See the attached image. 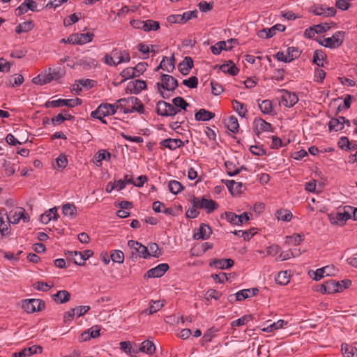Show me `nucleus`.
Listing matches in <instances>:
<instances>
[{
  "label": "nucleus",
  "mask_w": 357,
  "mask_h": 357,
  "mask_svg": "<svg viewBox=\"0 0 357 357\" xmlns=\"http://www.w3.org/2000/svg\"><path fill=\"white\" fill-rule=\"evenodd\" d=\"M63 73L61 68H49L48 70L40 73L38 76L33 78L32 81L36 84L44 85L53 80H58L61 78Z\"/></svg>",
  "instance_id": "obj_1"
},
{
  "label": "nucleus",
  "mask_w": 357,
  "mask_h": 357,
  "mask_svg": "<svg viewBox=\"0 0 357 357\" xmlns=\"http://www.w3.org/2000/svg\"><path fill=\"white\" fill-rule=\"evenodd\" d=\"M345 32L336 31L331 37L324 38L320 45L331 49H335L342 45L344 40Z\"/></svg>",
  "instance_id": "obj_2"
},
{
  "label": "nucleus",
  "mask_w": 357,
  "mask_h": 357,
  "mask_svg": "<svg viewBox=\"0 0 357 357\" xmlns=\"http://www.w3.org/2000/svg\"><path fill=\"white\" fill-rule=\"evenodd\" d=\"M156 112L158 115L162 116H174L180 109L176 108L172 104L167 102L164 100H159L156 105Z\"/></svg>",
  "instance_id": "obj_3"
},
{
  "label": "nucleus",
  "mask_w": 357,
  "mask_h": 357,
  "mask_svg": "<svg viewBox=\"0 0 357 357\" xmlns=\"http://www.w3.org/2000/svg\"><path fill=\"white\" fill-rule=\"evenodd\" d=\"M82 103V100L80 98H76L75 99H58L55 100L47 101L45 102V106L47 108H55L63 106L74 107L80 105Z\"/></svg>",
  "instance_id": "obj_4"
},
{
  "label": "nucleus",
  "mask_w": 357,
  "mask_h": 357,
  "mask_svg": "<svg viewBox=\"0 0 357 357\" xmlns=\"http://www.w3.org/2000/svg\"><path fill=\"white\" fill-rule=\"evenodd\" d=\"M192 203L194 207L198 208H205L206 210L207 213L213 212L218 207V204L215 201L212 199H205L204 197H194L192 200Z\"/></svg>",
  "instance_id": "obj_5"
},
{
  "label": "nucleus",
  "mask_w": 357,
  "mask_h": 357,
  "mask_svg": "<svg viewBox=\"0 0 357 357\" xmlns=\"http://www.w3.org/2000/svg\"><path fill=\"white\" fill-rule=\"evenodd\" d=\"M310 12L315 15L328 17L335 16L336 9L334 7H326L323 4H314L310 8Z\"/></svg>",
  "instance_id": "obj_6"
},
{
  "label": "nucleus",
  "mask_w": 357,
  "mask_h": 357,
  "mask_svg": "<svg viewBox=\"0 0 357 357\" xmlns=\"http://www.w3.org/2000/svg\"><path fill=\"white\" fill-rule=\"evenodd\" d=\"M21 219L24 222H27L29 220V216L23 208H17L10 211L9 214L7 213V220L10 221V224H17Z\"/></svg>",
  "instance_id": "obj_7"
},
{
  "label": "nucleus",
  "mask_w": 357,
  "mask_h": 357,
  "mask_svg": "<svg viewBox=\"0 0 357 357\" xmlns=\"http://www.w3.org/2000/svg\"><path fill=\"white\" fill-rule=\"evenodd\" d=\"M178 86V81L173 76L163 74L161 75V82L157 83L158 89L162 88L169 91H173Z\"/></svg>",
  "instance_id": "obj_8"
},
{
  "label": "nucleus",
  "mask_w": 357,
  "mask_h": 357,
  "mask_svg": "<svg viewBox=\"0 0 357 357\" xmlns=\"http://www.w3.org/2000/svg\"><path fill=\"white\" fill-rule=\"evenodd\" d=\"M45 302L40 299L25 300L22 304V308L28 313L41 311L45 308Z\"/></svg>",
  "instance_id": "obj_9"
},
{
  "label": "nucleus",
  "mask_w": 357,
  "mask_h": 357,
  "mask_svg": "<svg viewBox=\"0 0 357 357\" xmlns=\"http://www.w3.org/2000/svg\"><path fill=\"white\" fill-rule=\"evenodd\" d=\"M137 101L138 98L135 96H130L128 98L119 99L117 100V105L119 108L123 110V113H132L135 104H137Z\"/></svg>",
  "instance_id": "obj_10"
},
{
  "label": "nucleus",
  "mask_w": 357,
  "mask_h": 357,
  "mask_svg": "<svg viewBox=\"0 0 357 357\" xmlns=\"http://www.w3.org/2000/svg\"><path fill=\"white\" fill-rule=\"evenodd\" d=\"M94 36L93 33H75L68 38V41L73 45H84L91 42Z\"/></svg>",
  "instance_id": "obj_11"
},
{
  "label": "nucleus",
  "mask_w": 357,
  "mask_h": 357,
  "mask_svg": "<svg viewBox=\"0 0 357 357\" xmlns=\"http://www.w3.org/2000/svg\"><path fill=\"white\" fill-rule=\"evenodd\" d=\"M169 265L166 263L160 264L157 266L149 269L145 274L144 278H160L165 275V273L169 269Z\"/></svg>",
  "instance_id": "obj_12"
},
{
  "label": "nucleus",
  "mask_w": 357,
  "mask_h": 357,
  "mask_svg": "<svg viewBox=\"0 0 357 357\" xmlns=\"http://www.w3.org/2000/svg\"><path fill=\"white\" fill-rule=\"evenodd\" d=\"M281 93V102L284 107H291L297 103L298 98L295 93L284 89H282Z\"/></svg>",
  "instance_id": "obj_13"
},
{
  "label": "nucleus",
  "mask_w": 357,
  "mask_h": 357,
  "mask_svg": "<svg viewBox=\"0 0 357 357\" xmlns=\"http://www.w3.org/2000/svg\"><path fill=\"white\" fill-rule=\"evenodd\" d=\"M253 129L258 136L264 132H273L272 125L260 118L255 119Z\"/></svg>",
  "instance_id": "obj_14"
},
{
  "label": "nucleus",
  "mask_w": 357,
  "mask_h": 357,
  "mask_svg": "<svg viewBox=\"0 0 357 357\" xmlns=\"http://www.w3.org/2000/svg\"><path fill=\"white\" fill-rule=\"evenodd\" d=\"M10 222L7 220V211L2 208L0 210V233L2 236H8L10 234Z\"/></svg>",
  "instance_id": "obj_15"
},
{
  "label": "nucleus",
  "mask_w": 357,
  "mask_h": 357,
  "mask_svg": "<svg viewBox=\"0 0 357 357\" xmlns=\"http://www.w3.org/2000/svg\"><path fill=\"white\" fill-rule=\"evenodd\" d=\"M337 271V269L335 268V267L333 265L326 266L323 268L317 269L314 273V276L313 277V279L314 280L318 281V280H321L322 278H324L325 275L326 276L335 275L336 274Z\"/></svg>",
  "instance_id": "obj_16"
},
{
  "label": "nucleus",
  "mask_w": 357,
  "mask_h": 357,
  "mask_svg": "<svg viewBox=\"0 0 357 357\" xmlns=\"http://www.w3.org/2000/svg\"><path fill=\"white\" fill-rule=\"evenodd\" d=\"M316 290L324 294H331L337 292L335 287V280H328L317 287Z\"/></svg>",
  "instance_id": "obj_17"
},
{
  "label": "nucleus",
  "mask_w": 357,
  "mask_h": 357,
  "mask_svg": "<svg viewBox=\"0 0 357 357\" xmlns=\"http://www.w3.org/2000/svg\"><path fill=\"white\" fill-rule=\"evenodd\" d=\"M350 218H351V215H349V211L347 210V206L344 207L343 211H338L335 215H329V219L332 224L344 222Z\"/></svg>",
  "instance_id": "obj_18"
},
{
  "label": "nucleus",
  "mask_w": 357,
  "mask_h": 357,
  "mask_svg": "<svg viewBox=\"0 0 357 357\" xmlns=\"http://www.w3.org/2000/svg\"><path fill=\"white\" fill-rule=\"evenodd\" d=\"M42 347L38 345H33L28 348H24L19 352L13 354V357H26L36 354L42 353Z\"/></svg>",
  "instance_id": "obj_19"
},
{
  "label": "nucleus",
  "mask_w": 357,
  "mask_h": 357,
  "mask_svg": "<svg viewBox=\"0 0 357 357\" xmlns=\"http://www.w3.org/2000/svg\"><path fill=\"white\" fill-rule=\"evenodd\" d=\"M234 264V260L231 259H215L209 263V266L224 270L231 268Z\"/></svg>",
  "instance_id": "obj_20"
},
{
  "label": "nucleus",
  "mask_w": 357,
  "mask_h": 357,
  "mask_svg": "<svg viewBox=\"0 0 357 357\" xmlns=\"http://www.w3.org/2000/svg\"><path fill=\"white\" fill-rule=\"evenodd\" d=\"M117 109H119V106L117 105V102L115 104H109V103H101L97 107V112L100 113L106 116H110L114 114Z\"/></svg>",
  "instance_id": "obj_21"
},
{
  "label": "nucleus",
  "mask_w": 357,
  "mask_h": 357,
  "mask_svg": "<svg viewBox=\"0 0 357 357\" xmlns=\"http://www.w3.org/2000/svg\"><path fill=\"white\" fill-rule=\"evenodd\" d=\"M112 55L114 57V60L116 61V66L121 63H128L130 60V56L129 52L123 50L121 51L116 48H114L111 52Z\"/></svg>",
  "instance_id": "obj_22"
},
{
  "label": "nucleus",
  "mask_w": 357,
  "mask_h": 357,
  "mask_svg": "<svg viewBox=\"0 0 357 357\" xmlns=\"http://www.w3.org/2000/svg\"><path fill=\"white\" fill-rule=\"evenodd\" d=\"M146 87V84L145 81L136 79L128 83L127 90L130 91L131 93L138 94L145 89Z\"/></svg>",
  "instance_id": "obj_23"
},
{
  "label": "nucleus",
  "mask_w": 357,
  "mask_h": 357,
  "mask_svg": "<svg viewBox=\"0 0 357 357\" xmlns=\"http://www.w3.org/2000/svg\"><path fill=\"white\" fill-rule=\"evenodd\" d=\"M160 145L166 147L169 150H175L177 148L183 146L185 143L180 139L168 138L162 140L160 142Z\"/></svg>",
  "instance_id": "obj_24"
},
{
  "label": "nucleus",
  "mask_w": 357,
  "mask_h": 357,
  "mask_svg": "<svg viewBox=\"0 0 357 357\" xmlns=\"http://www.w3.org/2000/svg\"><path fill=\"white\" fill-rule=\"evenodd\" d=\"M212 233L211 227L205 224H201L199 228L195 231L193 237L195 239H206Z\"/></svg>",
  "instance_id": "obj_25"
},
{
  "label": "nucleus",
  "mask_w": 357,
  "mask_h": 357,
  "mask_svg": "<svg viewBox=\"0 0 357 357\" xmlns=\"http://www.w3.org/2000/svg\"><path fill=\"white\" fill-rule=\"evenodd\" d=\"M174 62L175 59L174 56H172L170 58L164 56L162 60L160 61V65L156 68L155 70H158L159 68H161L165 71L171 73L175 68Z\"/></svg>",
  "instance_id": "obj_26"
},
{
  "label": "nucleus",
  "mask_w": 357,
  "mask_h": 357,
  "mask_svg": "<svg viewBox=\"0 0 357 357\" xmlns=\"http://www.w3.org/2000/svg\"><path fill=\"white\" fill-rule=\"evenodd\" d=\"M192 67L193 61L190 56H185L178 66V70L183 75H187Z\"/></svg>",
  "instance_id": "obj_27"
},
{
  "label": "nucleus",
  "mask_w": 357,
  "mask_h": 357,
  "mask_svg": "<svg viewBox=\"0 0 357 357\" xmlns=\"http://www.w3.org/2000/svg\"><path fill=\"white\" fill-rule=\"evenodd\" d=\"M344 117L338 116L337 118H333L330 120L328 128L330 131H340L344 128Z\"/></svg>",
  "instance_id": "obj_28"
},
{
  "label": "nucleus",
  "mask_w": 357,
  "mask_h": 357,
  "mask_svg": "<svg viewBox=\"0 0 357 357\" xmlns=\"http://www.w3.org/2000/svg\"><path fill=\"white\" fill-rule=\"evenodd\" d=\"M58 217L56 208L54 207L40 215V222L43 224H47L52 220H56Z\"/></svg>",
  "instance_id": "obj_29"
},
{
  "label": "nucleus",
  "mask_w": 357,
  "mask_h": 357,
  "mask_svg": "<svg viewBox=\"0 0 357 357\" xmlns=\"http://www.w3.org/2000/svg\"><path fill=\"white\" fill-rule=\"evenodd\" d=\"M259 291L257 288L245 289L238 291L235 296L237 301H241L245 298L254 296Z\"/></svg>",
  "instance_id": "obj_30"
},
{
  "label": "nucleus",
  "mask_w": 357,
  "mask_h": 357,
  "mask_svg": "<svg viewBox=\"0 0 357 357\" xmlns=\"http://www.w3.org/2000/svg\"><path fill=\"white\" fill-rule=\"evenodd\" d=\"M220 69L224 73H227L232 76L236 75L239 72V69L232 61H228L227 63L220 66Z\"/></svg>",
  "instance_id": "obj_31"
},
{
  "label": "nucleus",
  "mask_w": 357,
  "mask_h": 357,
  "mask_svg": "<svg viewBox=\"0 0 357 357\" xmlns=\"http://www.w3.org/2000/svg\"><path fill=\"white\" fill-rule=\"evenodd\" d=\"M95 161L94 162L98 167L102 165V160H109L111 158V153L107 150L102 149L99 150L95 155Z\"/></svg>",
  "instance_id": "obj_32"
},
{
  "label": "nucleus",
  "mask_w": 357,
  "mask_h": 357,
  "mask_svg": "<svg viewBox=\"0 0 357 357\" xmlns=\"http://www.w3.org/2000/svg\"><path fill=\"white\" fill-rule=\"evenodd\" d=\"M52 298L57 303H65L70 300V294L66 290H61L53 294Z\"/></svg>",
  "instance_id": "obj_33"
},
{
  "label": "nucleus",
  "mask_w": 357,
  "mask_h": 357,
  "mask_svg": "<svg viewBox=\"0 0 357 357\" xmlns=\"http://www.w3.org/2000/svg\"><path fill=\"white\" fill-rule=\"evenodd\" d=\"M215 116V114L205 109H200L196 112L195 117L197 121H209Z\"/></svg>",
  "instance_id": "obj_34"
},
{
  "label": "nucleus",
  "mask_w": 357,
  "mask_h": 357,
  "mask_svg": "<svg viewBox=\"0 0 357 357\" xmlns=\"http://www.w3.org/2000/svg\"><path fill=\"white\" fill-rule=\"evenodd\" d=\"M225 124L227 128L233 133L238 131L239 124L236 117L231 116L225 120Z\"/></svg>",
  "instance_id": "obj_35"
},
{
  "label": "nucleus",
  "mask_w": 357,
  "mask_h": 357,
  "mask_svg": "<svg viewBox=\"0 0 357 357\" xmlns=\"http://www.w3.org/2000/svg\"><path fill=\"white\" fill-rule=\"evenodd\" d=\"M139 350L141 352L150 355L155 351V346L152 341L146 340L142 342Z\"/></svg>",
  "instance_id": "obj_36"
},
{
  "label": "nucleus",
  "mask_w": 357,
  "mask_h": 357,
  "mask_svg": "<svg viewBox=\"0 0 357 357\" xmlns=\"http://www.w3.org/2000/svg\"><path fill=\"white\" fill-rule=\"evenodd\" d=\"M341 351L344 357H357V349L347 343L341 344Z\"/></svg>",
  "instance_id": "obj_37"
},
{
  "label": "nucleus",
  "mask_w": 357,
  "mask_h": 357,
  "mask_svg": "<svg viewBox=\"0 0 357 357\" xmlns=\"http://www.w3.org/2000/svg\"><path fill=\"white\" fill-rule=\"evenodd\" d=\"M24 82V77L21 75L15 74L7 78L5 84L7 86L14 87L21 85Z\"/></svg>",
  "instance_id": "obj_38"
},
{
  "label": "nucleus",
  "mask_w": 357,
  "mask_h": 357,
  "mask_svg": "<svg viewBox=\"0 0 357 357\" xmlns=\"http://www.w3.org/2000/svg\"><path fill=\"white\" fill-rule=\"evenodd\" d=\"M232 106L233 109L238 113V114L241 116L244 117L245 116L248 109L247 107L245 104L236 100H232Z\"/></svg>",
  "instance_id": "obj_39"
},
{
  "label": "nucleus",
  "mask_w": 357,
  "mask_h": 357,
  "mask_svg": "<svg viewBox=\"0 0 357 357\" xmlns=\"http://www.w3.org/2000/svg\"><path fill=\"white\" fill-rule=\"evenodd\" d=\"M226 185L232 195L240 193L243 187L242 183L234 180L227 181Z\"/></svg>",
  "instance_id": "obj_40"
},
{
  "label": "nucleus",
  "mask_w": 357,
  "mask_h": 357,
  "mask_svg": "<svg viewBox=\"0 0 357 357\" xmlns=\"http://www.w3.org/2000/svg\"><path fill=\"white\" fill-rule=\"evenodd\" d=\"M130 243L131 245L137 246V253L140 257H143L144 259L150 257V253L147 247L138 242H131Z\"/></svg>",
  "instance_id": "obj_41"
},
{
  "label": "nucleus",
  "mask_w": 357,
  "mask_h": 357,
  "mask_svg": "<svg viewBox=\"0 0 357 357\" xmlns=\"http://www.w3.org/2000/svg\"><path fill=\"white\" fill-rule=\"evenodd\" d=\"M289 273L287 271H281L275 277V282L280 285H286L289 282Z\"/></svg>",
  "instance_id": "obj_42"
},
{
  "label": "nucleus",
  "mask_w": 357,
  "mask_h": 357,
  "mask_svg": "<svg viewBox=\"0 0 357 357\" xmlns=\"http://www.w3.org/2000/svg\"><path fill=\"white\" fill-rule=\"evenodd\" d=\"M76 207L73 204L67 203L63 205L62 212L63 214L66 216L74 218L76 215Z\"/></svg>",
  "instance_id": "obj_43"
},
{
  "label": "nucleus",
  "mask_w": 357,
  "mask_h": 357,
  "mask_svg": "<svg viewBox=\"0 0 357 357\" xmlns=\"http://www.w3.org/2000/svg\"><path fill=\"white\" fill-rule=\"evenodd\" d=\"M275 215L279 220L289 222L292 218V213L287 209H280L276 211Z\"/></svg>",
  "instance_id": "obj_44"
},
{
  "label": "nucleus",
  "mask_w": 357,
  "mask_h": 357,
  "mask_svg": "<svg viewBox=\"0 0 357 357\" xmlns=\"http://www.w3.org/2000/svg\"><path fill=\"white\" fill-rule=\"evenodd\" d=\"M261 112L265 114H271L273 112L272 102L269 100H264L258 103Z\"/></svg>",
  "instance_id": "obj_45"
},
{
  "label": "nucleus",
  "mask_w": 357,
  "mask_h": 357,
  "mask_svg": "<svg viewBox=\"0 0 357 357\" xmlns=\"http://www.w3.org/2000/svg\"><path fill=\"white\" fill-rule=\"evenodd\" d=\"M33 28V24L31 21H26L23 23L19 24L15 28L17 33H25L31 31Z\"/></svg>",
  "instance_id": "obj_46"
},
{
  "label": "nucleus",
  "mask_w": 357,
  "mask_h": 357,
  "mask_svg": "<svg viewBox=\"0 0 357 357\" xmlns=\"http://www.w3.org/2000/svg\"><path fill=\"white\" fill-rule=\"evenodd\" d=\"M17 164H14L10 161L4 160L3 163V170L6 176H10L13 175L16 171Z\"/></svg>",
  "instance_id": "obj_47"
},
{
  "label": "nucleus",
  "mask_w": 357,
  "mask_h": 357,
  "mask_svg": "<svg viewBox=\"0 0 357 357\" xmlns=\"http://www.w3.org/2000/svg\"><path fill=\"white\" fill-rule=\"evenodd\" d=\"M143 26L144 31H157L160 28V23L155 20H147L144 21Z\"/></svg>",
  "instance_id": "obj_48"
},
{
  "label": "nucleus",
  "mask_w": 357,
  "mask_h": 357,
  "mask_svg": "<svg viewBox=\"0 0 357 357\" xmlns=\"http://www.w3.org/2000/svg\"><path fill=\"white\" fill-rule=\"evenodd\" d=\"M168 186L169 191L174 195H177L183 189V187L181 185V183L176 180L170 181L169 182Z\"/></svg>",
  "instance_id": "obj_49"
},
{
  "label": "nucleus",
  "mask_w": 357,
  "mask_h": 357,
  "mask_svg": "<svg viewBox=\"0 0 357 357\" xmlns=\"http://www.w3.org/2000/svg\"><path fill=\"white\" fill-rule=\"evenodd\" d=\"M111 259L118 264H122L124 261V254L119 250H115L111 252Z\"/></svg>",
  "instance_id": "obj_50"
},
{
  "label": "nucleus",
  "mask_w": 357,
  "mask_h": 357,
  "mask_svg": "<svg viewBox=\"0 0 357 357\" xmlns=\"http://www.w3.org/2000/svg\"><path fill=\"white\" fill-rule=\"evenodd\" d=\"M172 105L175 106L176 108L183 110H186L187 107L189 106V104L182 98V97H176L172 100Z\"/></svg>",
  "instance_id": "obj_51"
},
{
  "label": "nucleus",
  "mask_w": 357,
  "mask_h": 357,
  "mask_svg": "<svg viewBox=\"0 0 357 357\" xmlns=\"http://www.w3.org/2000/svg\"><path fill=\"white\" fill-rule=\"evenodd\" d=\"M326 58V55L321 50H315L313 54V63L318 66H323V61Z\"/></svg>",
  "instance_id": "obj_52"
},
{
  "label": "nucleus",
  "mask_w": 357,
  "mask_h": 357,
  "mask_svg": "<svg viewBox=\"0 0 357 357\" xmlns=\"http://www.w3.org/2000/svg\"><path fill=\"white\" fill-rule=\"evenodd\" d=\"M120 348L125 353L130 354V355L137 354V351L132 348V344L130 342H120Z\"/></svg>",
  "instance_id": "obj_53"
},
{
  "label": "nucleus",
  "mask_w": 357,
  "mask_h": 357,
  "mask_svg": "<svg viewBox=\"0 0 357 357\" xmlns=\"http://www.w3.org/2000/svg\"><path fill=\"white\" fill-rule=\"evenodd\" d=\"M227 174L230 176L237 175L241 172V169H235L234 165L230 161H227L225 163Z\"/></svg>",
  "instance_id": "obj_54"
},
{
  "label": "nucleus",
  "mask_w": 357,
  "mask_h": 357,
  "mask_svg": "<svg viewBox=\"0 0 357 357\" xmlns=\"http://www.w3.org/2000/svg\"><path fill=\"white\" fill-rule=\"evenodd\" d=\"M148 250L150 253V257H159L162 255V250L157 243H151L149 245Z\"/></svg>",
  "instance_id": "obj_55"
},
{
  "label": "nucleus",
  "mask_w": 357,
  "mask_h": 357,
  "mask_svg": "<svg viewBox=\"0 0 357 357\" xmlns=\"http://www.w3.org/2000/svg\"><path fill=\"white\" fill-rule=\"evenodd\" d=\"M284 324H286V322H284V320H279L277 322L268 325L266 328H263V331L266 332H273L275 330L282 328Z\"/></svg>",
  "instance_id": "obj_56"
},
{
  "label": "nucleus",
  "mask_w": 357,
  "mask_h": 357,
  "mask_svg": "<svg viewBox=\"0 0 357 357\" xmlns=\"http://www.w3.org/2000/svg\"><path fill=\"white\" fill-rule=\"evenodd\" d=\"M287 55L291 62L300 56V52L297 47H289L287 50Z\"/></svg>",
  "instance_id": "obj_57"
},
{
  "label": "nucleus",
  "mask_w": 357,
  "mask_h": 357,
  "mask_svg": "<svg viewBox=\"0 0 357 357\" xmlns=\"http://www.w3.org/2000/svg\"><path fill=\"white\" fill-rule=\"evenodd\" d=\"M93 255V252L91 250H86L83 252H79V264H84V261Z\"/></svg>",
  "instance_id": "obj_58"
},
{
  "label": "nucleus",
  "mask_w": 357,
  "mask_h": 357,
  "mask_svg": "<svg viewBox=\"0 0 357 357\" xmlns=\"http://www.w3.org/2000/svg\"><path fill=\"white\" fill-rule=\"evenodd\" d=\"M162 306L163 303L160 301H151L149 308L146 312L148 311V314H151L158 312Z\"/></svg>",
  "instance_id": "obj_59"
},
{
  "label": "nucleus",
  "mask_w": 357,
  "mask_h": 357,
  "mask_svg": "<svg viewBox=\"0 0 357 357\" xmlns=\"http://www.w3.org/2000/svg\"><path fill=\"white\" fill-rule=\"evenodd\" d=\"M250 320H251V316L250 315H245L236 320L233 321L231 322V325L233 327L243 326V325L246 324Z\"/></svg>",
  "instance_id": "obj_60"
},
{
  "label": "nucleus",
  "mask_w": 357,
  "mask_h": 357,
  "mask_svg": "<svg viewBox=\"0 0 357 357\" xmlns=\"http://www.w3.org/2000/svg\"><path fill=\"white\" fill-rule=\"evenodd\" d=\"M257 35L261 38H269L275 35V32H274L273 28L271 27L270 29H263L260 30Z\"/></svg>",
  "instance_id": "obj_61"
},
{
  "label": "nucleus",
  "mask_w": 357,
  "mask_h": 357,
  "mask_svg": "<svg viewBox=\"0 0 357 357\" xmlns=\"http://www.w3.org/2000/svg\"><path fill=\"white\" fill-rule=\"evenodd\" d=\"M33 287L34 289L38 290V291H48L51 287H53V284H50L47 282H42V281H38V282H36L33 284Z\"/></svg>",
  "instance_id": "obj_62"
},
{
  "label": "nucleus",
  "mask_w": 357,
  "mask_h": 357,
  "mask_svg": "<svg viewBox=\"0 0 357 357\" xmlns=\"http://www.w3.org/2000/svg\"><path fill=\"white\" fill-rule=\"evenodd\" d=\"M218 331L215 328H211L208 329L203 335L202 340L204 342H210L212 339L215 337V333Z\"/></svg>",
  "instance_id": "obj_63"
},
{
  "label": "nucleus",
  "mask_w": 357,
  "mask_h": 357,
  "mask_svg": "<svg viewBox=\"0 0 357 357\" xmlns=\"http://www.w3.org/2000/svg\"><path fill=\"white\" fill-rule=\"evenodd\" d=\"M147 66L148 65L146 63L140 62L138 64H137L135 67H132L133 71L135 74H136V77H139L146 70Z\"/></svg>",
  "instance_id": "obj_64"
}]
</instances>
